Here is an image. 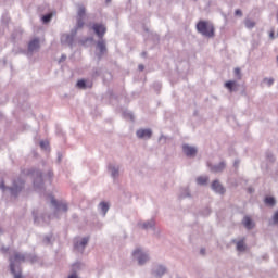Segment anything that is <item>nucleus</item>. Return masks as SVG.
Here are the masks:
<instances>
[{
	"mask_svg": "<svg viewBox=\"0 0 278 278\" xmlns=\"http://www.w3.org/2000/svg\"><path fill=\"white\" fill-rule=\"evenodd\" d=\"M25 262V256L18 252H15L13 256L10 257V268L14 278H23L21 275V264Z\"/></svg>",
	"mask_w": 278,
	"mask_h": 278,
	"instance_id": "f257e3e1",
	"label": "nucleus"
},
{
	"mask_svg": "<svg viewBox=\"0 0 278 278\" xmlns=\"http://www.w3.org/2000/svg\"><path fill=\"white\" fill-rule=\"evenodd\" d=\"M25 188V181L18 178L17 180L13 181L12 187H5V182L0 184V189L2 192H9L11 197H18V193Z\"/></svg>",
	"mask_w": 278,
	"mask_h": 278,
	"instance_id": "f03ea898",
	"label": "nucleus"
},
{
	"mask_svg": "<svg viewBox=\"0 0 278 278\" xmlns=\"http://www.w3.org/2000/svg\"><path fill=\"white\" fill-rule=\"evenodd\" d=\"M195 27L198 34H201V36H204L205 38H214L215 28L213 23L200 21Z\"/></svg>",
	"mask_w": 278,
	"mask_h": 278,
	"instance_id": "7ed1b4c3",
	"label": "nucleus"
},
{
	"mask_svg": "<svg viewBox=\"0 0 278 278\" xmlns=\"http://www.w3.org/2000/svg\"><path fill=\"white\" fill-rule=\"evenodd\" d=\"M132 258L139 264V266H144L149 262V252L144 251L142 248H136L132 251Z\"/></svg>",
	"mask_w": 278,
	"mask_h": 278,
	"instance_id": "20e7f679",
	"label": "nucleus"
},
{
	"mask_svg": "<svg viewBox=\"0 0 278 278\" xmlns=\"http://www.w3.org/2000/svg\"><path fill=\"white\" fill-rule=\"evenodd\" d=\"M77 31H79V28H77V26H75L71 30V34L61 35V43L67 45L68 47H73V42H75V36H77Z\"/></svg>",
	"mask_w": 278,
	"mask_h": 278,
	"instance_id": "39448f33",
	"label": "nucleus"
},
{
	"mask_svg": "<svg viewBox=\"0 0 278 278\" xmlns=\"http://www.w3.org/2000/svg\"><path fill=\"white\" fill-rule=\"evenodd\" d=\"M84 18H86V7L84 4H78L76 14V27L78 29H81L84 27Z\"/></svg>",
	"mask_w": 278,
	"mask_h": 278,
	"instance_id": "423d86ee",
	"label": "nucleus"
},
{
	"mask_svg": "<svg viewBox=\"0 0 278 278\" xmlns=\"http://www.w3.org/2000/svg\"><path fill=\"white\" fill-rule=\"evenodd\" d=\"M181 149H182L184 155H186V157H189L191 160L197 157V154L199 153V148H197L195 146L188 144V143H184L181 146Z\"/></svg>",
	"mask_w": 278,
	"mask_h": 278,
	"instance_id": "0eeeda50",
	"label": "nucleus"
},
{
	"mask_svg": "<svg viewBox=\"0 0 278 278\" xmlns=\"http://www.w3.org/2000/svg\"><path fill=\"white\" fill-rule=\"evenodd\" d=\"M50 203L54 208L55 214H59V212H68V205L64 202H59L53 197H50Z\"/></svg>",
	"mask_w": 278,
	"mask_h": 278,
	"instance_id": "6e6552de",
	"label": "nucleus"
},
{
	"mask_svg": "<svg viewBox=\"0 0 278 278\" xmlns=\"http://www.w3.org/2000/svg\"><path fill=\"white\" fill-rule=\"evenodd\" d=\"M136 137L139 140H151L153 137V130L151 128H139L136 131Z\"/></svg>",
	"mask_w": 278,
	"mask_h": 278,
	"instance_id": "1a4fd4ad",
	"label": "nucleus"
},
{
	"mask_svg": "<svg viewBox=\"0 0 278 278\" xmlns=\"http://www.w3.org/2000/svg\"><path fill=\"white\" fill-rule=\"evenodd\" d=\"M137 228L142 229L143 231H149V229H155V219L151 218L149 220L140 219L137 223Z\"/></svg>",
	"mask_w": 278,
	"mask_h": 278,
	"instance_id": "9d476101",
	"label": "nucleus"
},
{
	"mask_svg": "<svg viewBox=\"0 0 278 278\" xmlns=\"http://www.w3.org/2000/svg\"><path fill=\"white\" fill-rule=\"evenodd\" d=\"M88 242H90V237H84L81 239H77L74 242V249L78 251L79 253H84V249L88 247Z\"/></svg>",
	"mask_w": 278,
	"mask_h": 278,
	"instance_id": "9b49d317",
	"label": "nucleus"
},
{
	"mask_svg": "<svg viewBox=\"0 0 278 278\" xmlns=\"http://www.w3.org/2000/svg\"><path fill=\"white\" fill-rule=\"evenodd\" d=\"M33 176L35 177V180H34L35 190H42L43 188L42 172L36 169L33 172Z\"/></svg>",
	"mask_w": 278,
	"mask_h": 278,
	"instance_id": "f8f14e48",
	"label": "nucleus"
},
{
	"mask_svg": "<svg viewBox=\"0 0 278 278\" xmlns=\"http://www.w3.org/2000/svg\"><path fill=\"white\" fill-rule=\"evenodd\" d=\"M211 173H223L227 168V161H220L217 164L207 163Z\"/></svg>",
	"mask_w": 278,
	"mask_h": 278,
	"instance_id": "ddd939ff",
	"label": "nucleus"
},
{
	"mask_svg": "<svg viewBox=\"0 0 278 278\" xmlns=\"http://www.w3.org/2000/svg\"><path fill=\"white\" fill-rule=\"evenodd\" d=\"M92 29H93L96 36H98V38H100V40H102L103 36H105V31H108V28L105 27V25L99 24V23H94L92 25Z\"/></svg>",
	"mask_w": 278,
	"mask_h": 278,
	"instance_id": "4468645a",
	"label": "nucleus"
},
{
	"mask_svg": "<svg viewBox=\"0 0 278 278\" xmlns=\"http://www.w3.org/2000/svg\"><path fill=\"white\" fill-rule=\"evenodd\" d=\"M179 201H184V199H192V191H190V187H181L178 191Z\"/></svg>",
	"mask_w": 278,
	"mask_h": 278,
	"instance_id": "2eb2a0df",
	"label": "nucleus"
},
{
	"mask_svg": "<svg viewBox=\"0 0 278 278\" xmlns=\"http://www.w3.org/2000/svg\"><path fill=\"white\" fill-rule=\"evenodd\" d=\"M108 170L112 177V179H118L121 177V166L116 164H110L108 166Z\"/></svg>",
	"mask_w": 278,
	"mask_h": 278,
	"instance_id": "dca6fc26",
	"label": "nucleus"
},
{
	"mask_svg": "<svg viewBox=\"0 0 278 278\" xmlns=\"http://www.w3.org/2000/svg\"><path fill=\"white\" fill-rule=\"evenodd\" d=\"M211 188L216 194H225V192H227V190L219 180H214L211 185Z\"/></svg>",
	"mask_w": 278,
	"mask_h": 278,
	"instance_id": "f3484780",
	"label": "nucleus"
},
{
	"mask_svg": "<svg viewBox=\"0 0 278 278\" xmlns=\"http://www.w3.org/2000/svg\"><path fill=\"white\" fill-rule=\"evenodd\" d=\"M97 49L99 50V53L97 54L99 60H101V56L105 55L108 53V47L105 46V40L100 39L97 42Z\"/></svg>",
	"mask_w": 278,
	"mask_h": 278,
	"instance_id": "a211bd4d",
	"label": "nucleus"
},
{
	"mask_svg": "<svg viewBox=\"0 0 278 278\" xmlns=\"http://www.w3.org/2000/svg\"><path fill=\"white\" fill-rule=\"evenodd\" d=\"M40 49V39L35 38L29 41L28 43V51L29 53H36Z\"/></svg>",
	"mask_w": 278,
	"mask_h": 278,
	"instance_id": "6ab92c4d",
	"label": "nucleus"
},
{
	"mask_svg": "<svg viewBox=\"0 0 278 278\" xmlns=\"http://www.w3.org/2000/svg\"><path fill=\"white\" fill-rule=\"evenodd\" d=\"M167 268L164 265H156L153 269L154 277H164L167 273Z\"/></svg>",
	"mask_w": 278,
	"mask_h": 278,
	"instance_id": "aec40b11",
	"label": "nucleus"
},
{
	"mask_svg": "<svg viewBox=\"0 0 278 278\" xmlns=\"http://www.w3.org/2000/svg\"><path fill=\"white\" fill-rule=\"evenodd\" d=\"M242 225L245 227V229H254L255 228V222H253V219H251V217L245 216L242 219Z\"/></svg>",
	"mask_w": 278,
	"mask_h": 278,
	"instance_id": "412c9836",
	"label": "nucleus"
},
{
	"mask_svg": "<svg viewBox=\"0 0 278 278\" xmlns=\"http://www.w3.org/2000/svg\"><path fill=\"white\" fill-rule=\"evenodd\" d=\"M225 88H227V90H229V92H238V83H236L233 80H229V81L225 83Z\"/></svg>",
	"mask_w": 278,
	"mask_h": 278,
	"instance_id": "4be33fe9",
	"label": "nucleus"
},
{
	"mask_svg": "<svg viewBox=\"0 0 278 278\" xmlns=\"http://www.w3.org/2000/svg\"><path fill=\"white\" fill-rule=\"evenodd\" d=\"M33 216L35 225H45V223H48L47 219H45V216L39 217L36 211L33 212Z\"/></svg>",
	"mask_w": 278,
	"mask_h": 278,
	"instance_id": "5701e85b",
	"label": "nucleus"
},
{
	"mask_svg": "<svg viewBox=\"0 0 278 278\" xmlns=\"http://www.w3.org/2000/svg\"><path fill=\"white\" fill-rule=\"evenodd\" d=\"M99 207H100L103 216H105V214H108V211L110 210V203H108V202H100Z\"/></svg>",
	"mask_w": 278,
	"mask_h": 278,
	"instance_id": "b1692460",
	"label": "nucleus"
},
{
	"mask_svg": "<svg viewBox=\"0 0 278 278\" xmlns=\"http://www.w3.org/2000/svg\"><path fill=\"white\" fill-rule=\"evenodd\" d=\"M236 244H237V251H239L240 253L247 251V245L244 244V240L237 241Z\"/></svg>",
	"mask_w": 278,
	"mask_h": 278,
	"instance_id": "393cba45",
	"label": "nucleus"
},
{
	"mask_svg": "<svg viewBox=\"0 0 278 278\" xmlns=\"http://www.w3.org/2000/svg\"><path fill=\"white\" fill-rule=\"evenodd\" d=\"M262 84H264L265 86H267V88H270V86H273V84H275V78L273 77H265L262 80Z\"/></svg>",
	"mask_w": 278,
	"mask_h": 278,
	"instance_id": "a878e982",
	"label": "nucleus"
},
{
	"mask_svg": "<svg viewBox=\"0 0 278 278\" xmlns=\"http://www.w3.org/2000/svg\"><path fill=\"white\" fill-rule=\"evenodd\" d=\"M244 25L247 29H253V27H255V21H252L251 18H245Z\"/></svg>",
	"mask_w": 278,
	"mask_h": 278,
	"instance_id": "bb28decb",
	"label": "nucleus"
},
{
	"mask_svg": "<svg viewBox=\"0 0 278 278\" xmlns=\"http://www.w3.org/2000/svg\"><path fill=\"white\" fill-rule=\"evenodd\" d=\"M210 180V178L204 177V176H200L197 178V184L199 186H205V184H207V181Z\"/></svg>",
	"mask_w": 278,
	"mask_h": 278,
	"instance_id": "cd10ccee",
	"label": "nucleus"
},
{
	"mask_svg": "<svg viewBox=\"0 0 278 278\" xmlns=\"http://www.w3.org/2000/svg\"><path fill=\"white\" fill-rule=\"evenodd\" d=\"M265 203H266V205H270V207H273L275 205V203H277V201L275 200V198L268 197L265 199Z\"/></svg>",
	"mask_w": 278,
	"mask_h": 278,
	"instance_id": "c85d7f7f",
	"label": "nucleus"
},
{
	"mask_svg": "<svg viewBox=\"0 0 278 278\" xmlns=\"http://www.w3.org/2000/svg\"><path fill=\"white\" fill-rule=\"evenodd\" d=\"M51 18H53V13H48L42 16L41 21L42 23H50Z\"/></svg>",
	"mask_w": 278,
	"mask_h": 278,
	"instance_id": "c756f323",
	"label": "nucleus"
},
{
	"mask_svg": "<svg viewBox=\"0 0 278 278\" xmlns=\"http://www.w3.org/2000/svg\"><path fill=\"white\" fill-rule=\"evenodd\" d=\"M77 88H79L80 90H84L86 89V80L81 79V80H78L77 84H76Z\"/></svg>",
	"mask_w": 278,
	"mask_h": 278,
	"instance_id": "7c9ffc66",
	"label": "nucleus"
},
{
	"mask_svg": "<svg viewBox=\"0 0 278 278\" xmlns=\"http://www.w3.org/2000/svg\"><path fill=\"white\" fill-rule=\"evenodd\" d=\"M124 117H126L128 121H134V113L129 111H125Z\"/></svg>",
	"mask_w": 278,
	"mask_h": 278,
	"instance_id": "2f4dec72",
	"label": "nucleus"
},
{
	"mask_svg": "<svg viewBox=\"0 0 278 278\" xmlns=\"http://www.w3.org/2000/svg\"><path fill=\"white\" fill-rule=\"evenodd\" d=\"M235 75L238 79H242V72L240 71V67L235 68Z\"/></svg>",
	"mask_w": 278,
	"mask_h": 278,
	"instance_id": "473e14b6",
	"label": "nucleus"
},
{
	"mask_svg": "<svg viewBox=\"0 0 278 278\" xmlns=\"http://www.w3.org/2000/svg\"><path fill=\"white\" fill-rule=\"evenodd\" d=\"M40 148L45 149V151H47V149H49V141H40Z\"/></svg>",
	"mask_w": 278,
	"mask_h": 278,
	"instance_id": "72a5a7b5",
	"label": "nucleus"
},
{
	"mask_svg": "<svg viewBox=\"0 0 278 278\" xmlns=\"http://www.w3.org/2000/svg\"><path fill=\"white\" fill-rule=\"evenodd\" d=\"M273 224H274V225H278V211H276V212L274 213V216H273Z\"/></svg>",
	"mask_w": 278,
	"mask_h": 278,
	"instance_id": "f704fd0d",
	"label": "nucleus"
},
{
	"mask_svg": "<svg viewBox=\"0 0 278 278\" xmlns=\"http://www.w3.org/2000/svg\"><path fill=\"white\" fill-rule=\"evenodd\" d=\"M166 140H167V138L164 135H161L159 138V142H162L163 144H166Z\"/></svg>",
	"mask_w": 278,
	"mask_h": 278,
	"instance_id": "c9c22d12",
	"label": "nucleus"
},
{
	"mask_svg": "<svg viewBox=\"0 0 278 278\" xmlns=\"http://www.w3.org/2000/svg\"><path fill=\"white\" fill-rule=\"evenodd\" d=\"M236 16H242V11L240 9H237L235 11Z\"/></svg>",
	"mask_w": 278,
	"mask_h": 278,
	"instance_id": "e433bc0d",
	"label": "nucleus"
},
{
	"mask_svg": "<svg viewBox=\"0 0 278 278\" xmlns=\"http://www.w3.org/2000/svg\"><path fill=\"white\" fill-rule=\"evenodd\" d=\"M47 177H48V179H53V172L49 170L47 173Z\"/></svg>",
	"mask_w": 278,
	"mask_h": 278,
	"instance_id": "4c0bfd02",
	"label": "nucleus"
},
{
	"mask_svg": "<svg viewBox=\"0 0 278 278\" xmlns=\"http://www.w3.org/2000/svg\"><path fill=\"white\" fill-rule=\"evenodd\" d=\"M43 242H45L46 244H49V243L51 242V237H46V238L43 239Z\"/></svg>",
	"mask_w": 278,
	"mask_h": 278,
	"instance_id": "58836bf2",
	"label": "nucleus"
},
{
	"mask_svg": "<svg viewBox=\"0 0 278 278\" xmlns=\"http://www.w3.org/2000/svg\"><path fill=\"white\" fill-rule=\"evenodd\" d=\"M233 166H235V168H238V166H240V161L236 160L235 163H233Z\"/></svg>",
	"mask_w": 278,
	"mask_h": 278,
	"instance_id": "ea45409f",
	"label": "nucleus"
},
{
	"mask_svg": "<svg viewBox=\"0 0 278 278\" xmlns=\"http://www.w3.org/2000/svg\"><path fill=\"white\" fill-rule=\"evenodd\" d=\"M64 61H66V54H63L59 62H64Z\"/></svg>",
	"mask_w": 278,
	"mask_h": 278,
	"instance_id": "a19ab883",
	"label": "nucleus"
},
{
	"mask_svg": "<svg viewBox=\"0 0 278 278\" xmlns=\"http://www.w3.org/2000/svg\"><path fill=\"white\" fill-rule=\"evenodd\" d=\"M200 253H201L202 255H205V249H201V250H200Z\"/></svg>",
	"mask_w": 278,
	"mask_h": 278,
	"instance_id": "79ce46f5",
	"label": "nucleus"
},
{
	"mask_svg": "<svg viewBox=\"0 0 278 278\" xmlns=\"http://www.w3.org/2000/svg\"><path fill=\"white\" fill-rule=\"evenodd\" d=\"M139 71H144V65H139Z\"/></svg>",
	"mask_w": 278,
	"mask_h": 278,
	"instance_id": "37998d69",
	"label": "nucleus"
},
{
	"mask_svg": "<svg viewBox=\"0 0 278 278\" xmlns=\"http://www.w3.org/2000/svg\"><path fill=\"white\" fill-rule=\"evenodd\" d=\"M270 38H275V34L270 33Z\"/></svg>",
	"mask_w": 278,
	"mask_h": 278,
	"instance_id": "c03bdc74",
	"label": "nucleus"
},
{
	"mask_svg": "<svg viewBox=\"0 0 278 278\" xmlns=\"http://www.w3.org/2000/svg\"><path fill=\"white\" fill-rule=\"evenodd\" d=\"M61 160H62V155L59 154V162H61Z\"/></svg>",
	"mask_w": 278,
	"mask_h": 278,
	"instance_id": "a18cd8bd",
	"label": "nucleus"
},
{
	"mask_svg": "<svg viewBox=\"0 0 278 278\" xmlns=\"http://www.w3.org/2000/svg\"><path fill=\"white\" fill-rule=\"evenodd\" d=\"M96 75H99V71H96Z\"/></svg>",
	"mask_w": 278,
	"mask_h": 278,
	"instance_id": "49530a36",
	"label": "nucleus"
},
{
	"mask_svg": "<svg viewBox=\"0 0 278 278\" xmlns=\"http://www.w3.org/2000/svg\"><path fill=\"white\" fill-rule=\"evenodd\" d=\"M110 1H112V0H106V3H110Z\"/></svg>",
	"mask_w": 278,
	"mask_h": 278,
	"instance_id": "de8ad7c7",
	"label": "nucleus"
},
{
	"mask_svg": "<svg viewBox=\"0 0 278 278\" xmlns=\"http://www.w3.org/2000/svg\"><path fill=\"white\" fill-rule=\"evenodd\" d=\"M81 42V45H84L85 42L84 41H80Z\"/></svg>",
	"mask_w": 278,
	"mask_h": 278,
	"instance_id": "09e8293b",
	"label": "nucleus"
},
{
	"mask_svg": "<svg viewBox=\"0 0 278 278\" xmlns=\"http://www.w3.org/2000/svg\"><path fill=\"white\" fill-rule=\"evenodd\" d=\"M0 233H1V228H0Z\"/></svg>",
	"mask_w": 278,
	"mask_h": 278,
	"instance_id": "8fccbe9b",
	"label": "nucleus"
}]
</instances>
